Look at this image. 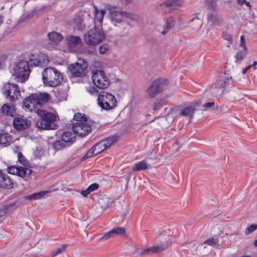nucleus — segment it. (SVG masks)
Masks as SVG:
<instances>
[{"instance_id":"obj_1","label":"nucleus","mask_w":257,"mask_h":257,"mask_svg":"<svg viewBox=\"0 0 257 257\" xmlns=\"http://www.w3.org/2000/svg\"><path fill=\"white\" fill-rule=\"evenodd\" d=\"M50 96L47 92H37L31 94L23 100L26 111L36 112L43 110V106L49 101Z\"/></svg>"},{"instance_id":"obj_2","label":"nucleus","mask_w":257,"mask_h":257,"mask_svg":"<svg viewBox=\"0 0 257 257\" xmlns=\"http://www.w3.org/2000/svg\"><path fill=\"white\" fill-rule=\"evenodd\" d=\"M44 84L48 86L56 87L63 80V76L58 70L53 67H47L42 73Z\"/></svg>"},{"instance_id":"obj_3","label":"nucleus","mask_w":257,"mask_h":257,"mask_svg":"<svg viewBox=\"0 0 257 257\" xmlns=\"http://www.w3.org/2000/svg\"><path fill=\"white\" fill-rule=\"evenodd\" d=\"M40 118L37 120V126L43 130H53L55 128L56 115L51 112L43 109L37 114Z\"/></svg>"},{"instance_id":"obj_4","label":"nucleus","mask_w":257,"mask_h":257,"mask_svg":"<svg viewBox=\"0 0 257 257\" xmlns=\"http://www.w3.org/2000/svg\"><path fill=\"white\" fill-rule=\"evenodd\" d=\"M30 69L29 64L26 61H20L13 69L12 76L15 77L17 81L24 82L29 77Z\"/></svg>"},{"instance_id":"obj_5","label":"nucleus","mask_w":257,"mask_h":257,"mask_svg":"<svg viewBox=\"0 0 257 257\" xmlns=\"http://www.w3.org/2000/svg\"><path fill=\"white\" fill-rule=\"evenodd\" d=\"M105 38V36L101 28H96L94 25V29L88 31L84 35V40L87 45H96L101 43Z\"/></svg>"},{"instance_id":"obj_6","label":"nucleus","mask_w":257,"mask_h":257,"mask_svg":"<svg viewBox=\"0 0 257 257\" xmlns=\"http://www.w3.org/2000/svg\"><path fill=\"white\" fill-rule=\"evenodd\" d=\"M98 105L103 109L110 110L114 108L117 104L115 97L110 93L101 91L98 95Z\"/></svg>"},{"instance_id":"obj_7","label":"nucleus","mask_w":257,"mask_h":257,"mask_svg":"<svg viewBox=\"0 0 257 257\" xmlns=\"http://www.w3.org/2000/svg\"><path fill=\"white\" fill-rule=\"evenodd\" d=\"M109 11V18L112 23L116 24L121 23L127 18H131V15L127 12L117 10V7L107 5L105 7Z\"/></svg>"},{"instance_id":"obj_8","label":"nucleus","mask_w":257,"mask_h":257,"mask_svg":"<svg viewBox=\"0 0 257 257\" xmlns=\"http://www.w3.org/2000/svg\"><path fill=\"white\" fill-rule=\"evenodd\" d=\"M2 92L6 98L11 101L18 99L21 95L20 89L18 85L9 82L4 84L2 87Z\"/></svg>"},{"instance_id":"obj_9","label":"nucleus","mask_w":257,"mask_h":257,"mask_svg":"<svg viewBox=\"0 0 257 257\" xmlns=\"http://www.w3.org/2000/svg\"><path fill=\"white\" fill-rule=\"evenodd\" d=\"M168 83V81L165 78H159L153 81L146 90L148 97H155L163 91V87Z\"/></svg>"},{"instance_id":"obj_10","label":"nucleus","mask_w":257,"mask_h":257,"mask_svg":"<svg viewBox=\"0 0 257 257\" xmlns=\"http://www.w3.org/2000/svg\"><path fill=\"white\" fill-rule=\"evenodd\" d=\"M207 23L211 27L220 26L223 23V20L218 16L216 11L214 2L213 3H207Z\"/></svg>"},{"instance_id":"obj_11","label":"nucleus","mask_w":257,"mask_h":257,"mask_svg":"<svg viewBox=\"0 0 257 257\" xmlns=\"http://www.w3.org/2000/svg\"><path fill=\"white\" fill-rule=\"evenodd\" d=\"M92 79L94 84L98 88L105 89L110 84L109 79L102 70H96L93 73Z\"/></svg>"},{"instance_id":"obj_12","label":"nucleus","mask_w":257,"mask_h":257,"mask_svg":"<svg viewBox=\"0 0 257 257\" xmlns=\"http://www.w3.org/2000/svg\"><path fill=\"white\" fill-rule=\"evenodd\" d=\"M170 244V242L168 241L165 244H159L150 247L138 249V254L141 256H150L159 253L166 249Z\"/></svg>"},{"instance_id":"obj_13","label":"nucleus","mask_w":257,"mask_h":257,"mask_svg":"<svg viewBox=\"0 0 257 257\" xmlns=\"http://www.w3.org/2000/svg\"><path fill=\"white\" fill-rule=\"evenodd\" d=\"M72 128L73 132L81 137H85L91 131V126L88 120L74 123Z\"/></svg>"},{"instance_id":"obj_14","label":"nucleus","mask_w":257,"mask_h":257,"mask_svg":"<svg viewBox=\"0 0 257 257\" xmlns=\"http://www.w3.org/2000/svg\"><path fill=\"white\" fill-rule=\"evenodd\" d=\"M88 67L87 62L82 60V63H75L70 65L68 68L71 75L76 77H81L85 75V71Z\"/></svg>"},{"instance_id":"obj_15","label":"nucleus","mask_w":257,"mask_h":257,"mask_svg":"<svg viewBox=\"0 0 257 257\" xmlns=\"http://www.w3.org/2000/svg\"><path fill=\"white\" fill-rule=\"evenodd\" d=\"M7 171L9 174L16 175L23 178L28 177L32 173V170L30 168L17 165L8 166Z\"/></svg>"},{"instance_id":"obj_16","label":"nucleus","mask_w":257,"mask_h":257,"mask_svg":"<svg viewBox=\"0 0 257 257\" xmlns=\"http://www.w3.org/2000/svg\"><path fill=\"white\" fill-rule=\"evenodd\" d=\"M13 125L16 130L21 131L29 128L31 125V121L28 119L16 117L13 120Z\"/></svg>"},{"instance_id":"obj_17","label":"nucleus","mask_w":257,"mask_h":257,"mask_svg":"<svg viewBox=\"0 0 257 257\" xmlns=\"http://www.w3.org/2000/svg\"><path fill=\"white\" fill-rule=\"evenodd\" d=\"M183 0H167L165 3L160 4L158 9L165 13L170 12L179 7Z\"/></svg>"},{"instance_id":"obj_18","label":"nucleus","mask_w":257,"mask_h":257,"mask_svg":"<svg viewBox=\"0 0 257 257\" xmlns=\"http://www.w3.org/2000/svg\"><path fill=\"white\" fill-rule=\"evenodd\" d=\"M66 42L68 48L72 51L74 50L78 45H81L82 41L79 36L71 35L67 37Z\"/></svg>"},{"instance_id":"obj_19","label":"nucleus","mask_w":257,"mask_h":257,"mask_svg":"<svg viewBox=\"0 0 257 257\" xmlns=\"http://www.w3.org/2000/svg\"><path fill=\"white\" fill-rule=\"evenodd\" d=\"M174 18L170 17L167 20L165 26H157L156 27V30L162 35H165L174 26Z\"/></svg>"},{"instance_id":"obj_20","label":"nucleus","mask_w":257,"mask_h":257,"mask_svg":"<svg viewBox=\"0 0 257 257\" xmlns=\"http://www.w3.org/2000/svg\"><path fill=\"white\" fill-rule=\"evenodd\" d=\"M47 37L51 44H57L62 41L63 38L61 34L55 31L48 33Z\"/></svg>"},{"instance_id":"obj_21","label":"nucleus","mask_w":257,"mask_h":257,"mask_svg":"<svg viewBox=\"0 0 257 257\" xmlns=\"http://www.w3.org/2000/svg\"><path fill=\"white\" fill-rule=\"evenodd\" d=\"M13 187V183L10 177L3 173L0 176V188L10 189Z\"/></svg>"},{"instance_id":"obj_22","label":"nucleus","mask_w":257,"mask_h":257,"mask_svg":"<svg viewBox=\"0 0 257 257\" xmlns=\"http://www.w3.org/2000/svg\"><path fill=\"white\" fill-rule=\"evenodd\" d=\"M61 139L68 146L70 145L75 139V133L71 132H65L63 133Z\"/></svg>"},{"instance_id":"obj_23","label":"nucleus","mask_w":257,"mask_h":257,"mask_svg":"<svg viewBox=\"0 0 257 257\" xmlns=\"http://www.w3.org/2000/svg\"><path fill=\"white\" fill-rule=\"evenodd\" d=\"M196 110L195 106H189L183 108L180 111L181 115L191 118L193 117L194 112Z\"/></svg>"},{"instance_id":"obj_24","label":"nucleus","mask_w":257,"mask_h":257,"mask_svg":"<svg viewBox=\"0 0 257 257\" xmlns=\"http://www.w3.org/2000/svg\"><path fill=\"white\" fill-rule=\"evenodd\" d=\"M94 25L96 26V22L97 21L99 25L102 23L103 17L105 14V11L104 10H99L96 6H94Z\"/></svg>"},{"instance_id":"obj_25","label":"nucleus","mask_w":257,"mask_h":257,"mask_svg":"<svg viewBox=\"0 0 257 257\" xmlns=\"http://www.w3.org/2000/svg\"><path fill=\"white\" fill-rule=\"evenodd\" d=\"M13 142L12 136L8 133H0V144L9 146Z\"/></svg>"},{"instance_id":"obj_26","label":"nucleus","mask_w":257,"mask_h":257,"mask_svg":"<svg viewBox=\"0 0 257 257\" xmlns=\"http://www.w3.org/2000/svg\"><path fill=\"white\" fill-rule=\"evenodd\" d=\"M2 111L5 114L11 116H13L16 112L14 106L7 103L3 105L2 107Z\"/></svg>"},{"instance_id":"obj_27","label":"nucleus","mask_w":257,"mask_h":257,"mask_svg":"<svg viewBox=\"0 0 257 257\" xmlns=\"http://www.w3.org/2000/svg\"><path fill=\"white\" fill-rule=\"evenodd\" d=\"M91 152L94 156L97 155L105 150H106L101 141L96 143L91 149Z\"/></svg>"},{"instance_id":"obj_28","label":"nucleus","mask_w":257,"mask_h":257,"mask_svg":"<svg viewBox=\"0 0 257 257\" xmlns=\"http://www.w3.org/2000/svg\"><path fill=\"white\" fill-rule=\"evenodd\" d=\"M247 50L242 49L238 51L234 56L235 63H240L246 57Z\"/></svg>"},{"instance_id":"obj_29","label":"nucleus","mask_w":257,"mask_h":257,"mask_svg":"<svg viewBox=\"0 0 257 257\" xmlns=\"http://www.w3.org/2000/svg\"><path fill=\"white\" fill-rule=\"evenodd\" d=\"M149 165L146 163V161L143 160L136 163L133 168V170L134 172L145 170L147 169Z\"/></svg>"},{"instance_id":"obj_30","label":"nucleus","mask_w":257,"mask_h":257,"mask_svg":"<svg viewBox=\"0 0 257 257\" xmlns=\"http://www.w3.org/2000/svg\"><path fill=\"white\" fill-rule=\"evenodd\" d=\"M116 140L115 136L109 137L101 141L105 148L107 149L110 147Z\"/></svg>"},{"instance_id":"obj_31","label":"nucleus","mask_w":257,"mask_h":257,"mask_svg":"<svg viewBox=\"0 0 257 257\" xmlns=\"http://www.w3.org/2000/svg\"><path fill=\"white\" fill-rule=\"evenodd\" d=\"M113 236L116 235L123 236L125 234V229L122 227H118L110 230Z\"/></svg>"},{"instance_id":"obj_32","label":"nucleus","mask_w":257,"mask_h":257,"mask_svg":"<svg viewBox=\"0 0 257 257\" xmlns=\"http://www.w3.org/2000/svg\"><path fill=\"white\" fill-rule=\"evenodd\" d=\"M202 25V21L201 19L195 18H193L190 23V26L194 30H198Z\"/></svg>"},{"instance_id":"obj_33","label":"nucleus","mask_w":257,"mask_h":257,"mask_svg":"<svg viewBox=\"0 0 257 257\" xmlns=\"http://www.w3.org/2000/svg\"><path fill=\"white\" fill-rule=\"evenodd\" d=\"M48 191H41L39 192L36 193H34L33 194L29 195L27 196V198L28 199L32 200H37L39 199L40 198H42L43 197H44Z\"/></svg>"},{"instance_id":"obj_34","label":"nucleus","mask_w":257,"mask_h":257,"mask_svg":"<svg viewBox=\"0 0 257 257\" xmlns=\"http://www.w3.org/2000/svg\"><path fill=\"white\" fill-rule=\"evenodd\" d=\"M18 162L23 166H21L22 167L28 168L29 166L28 161L21 152H19L18 154Z\"/></svg>"},{"instance_id":"obj_35","label":"nucleus","mask_w":257,"mask_h":257,"mask_svg":"<svg viewBox=\"0 0 257 257\" xmlns=\"http://www.w3.org/2000/svg\"><path fill=\"white\" fill-rule=\"evenodd\" d=\"M66 146H68L62 140L56 141L53 143V147L56 150H60Z\"/></svg>"},{"instance_id":"obj_36","label":"nucleus","mask_w":257,"mask_h":257,"mask_svg":"<svg viewBox=\"0 0 257 257\" xmlns=\"http://www.w3.org/2000/svg\"><path fill=\"white\" fill-rule=\"evenodd\" d=\"M219 243V240L218 238L211 237L207 240L204 241L202 244H207L210 246H214L218 245Z\"/></svg>"},{"instance_id":"obj_37","label":"nucleus","mask_w":257,"mask_h":257,"mask_svg":"<svg viewBox=\"0 0 257 257\" xmlns=\"http://www.w3.org/2000/svg\"><path fill=\"white\" fill-rule=\"evenodd\" d=\"M38 57L40 62V67H41L47 65L50 62L49 57L47 55L42 54L39 55Z\"/></svg>"},{"instance_id":"obj_38","label":"nucleus","mask_w":257,"mask_h":257,"mask_svg":"<svg viewBox=\"0 0 257 257\" xmlns=\"http://www.w3.org/2000/svg\"><path fill=\"white\" fill-rule=\"evenodd\" d=\"M67 245L62 244L60 246H58L55 249H54L52 252V257H54L57 255H59L61 252H63L66 248Z\"/></svg>"},{"instance_id":"obj_39","label":"nucleus","mask_w":257,"mask_h":257,"mask_svg":"<svg viewBox=\"0 0 257 257\" xmlns=\"http://www.w3.org/2000/svg\"><path fill=\"white\" fill-rule=\"evenodd\" d=\"M73 119L78 122L87 121V116L85 114L82 115L80 113H77L74 115Z\"/></svg>"},{"instance_id":"obj_40","label":"nucleus","mask_w":257,"mask_h":257,"mask_svg":"<svg viewBox=\"0 0 257 257\" xmlns=\"http://www.w3.org/2000/svg\"><path fill=\"white\" fill-rule=\"evenodd\" d=\"M15 203L10 204L6 205L3 208L0 210V217L3 216L12 207Z\"/></svg>"},{"instance_id":"obj_41","label":"nucleus","mask_w":257,"mask_h":257,"mask_svg":"<svg viewBox=\"0 0 257 257\" xmlns=\"http://www.w3.org/2000/svg\"><path fill=\"white\" fill-rule=\"evenodd\" d=\"M222 38L227 40L229 44H232L233 42L232 36L231 35L226 32H223L222 34Z\"/></svg>"},{"instance_id":"obj_42","label":"nucleus","mask_w":257,"mask_h":257,"mask_svg":"<svg viewBox=\"0 0 257 257\" xmlns=\"http://www.w3.org/2000/svg\"><path fill=\"white\" fill-rule=\"evenodd\" d=\"M257 229V224H252L248 226L245 230L244 233L245 235H248Z\"/></svg>"},{"instance_id":"obj_43","label":"nucleus","mask_w":257,"mask_h":257,"mask_svg":"<svg viewBox=\"0 0 257 257\" xmlns=\"http://www.w3.org/2000/svg\"><path fill=\"white\" fill-rule=\"evenodd\" d=\"M109 49V46L107 45H101L98 48V51L100 54H105L107 51H108Z\"/></svg>"},{"instance_id":"obj_44","label":"nucleus","mask_w":257,"mask_h":257,"mask_svg":"<svg viewBox=\"0 0 257 257\" xmlns=\"http://www.w3.org/2000/svg\"><path fill=\"white\" fill-rule=\"evenodd\" d=\"M40 62L38 58H31L30 59V65L34 66H40Z\"/></svg>"},{"instance_id":"obj_45","label":"nucleus","mask_w":257,"mask_h":257,"mask_svg":"<svg viewBox=\"0 0 257 257\" xmlns=\"http://www.w3.org/2000/svg\"><path fill=\"white\" fill-rule=\"evenodd\" d=\"M231 79H232V78L230 77V78H225V79H224L222 81L220 80L219 81L220 83L219 84L218 86L220 87H222V88L225 87L227 86V84L228 83L227 82L229 81Z\"/></svg>"},{"instance_id":"obj_46","label":"nucleus","mask_w":257,"mask_h":257,"mask_svg":"<svg viewBox=\"0 0 257 257\" xmlns=\"http://www.w3.org/2000/svg\"><path fill=\"white\" fill-rule=\"evenodd\" d=\"M239 46L242 47L243 49L247 50V46L245 44V40L243 35L240 37V41Z\"/></svg>"},{"instance_id":"obj_47","label":"nucleus","mask_w":257,"mask_h":257,"mask_svg":"<svg viewBox=\"0 0 257 257\" xmlns=\"http://www.w3.org/2000/svg\"><path fill=\"white\" fill-rule=\"evenodd\" d=\"M99 185L97 183H93L88 186V189L90 192L95 191L98 188Z\"/></svg>"},{"instance_id":"obj_48","label":"nucleus","mask_w":257,"mask_h":257,"mask_svg":"<svg viewBox=\"0 0 257 257\" xmlns=\"http://www.w3.org/2000/svg\"><path fill=\"white\" fill-rule=\"evenodd\" d=\"M214 102H210L205 103L203 107H204L203 110H208L210 107L213 106L214 105Z\"/></svg>"},{"instance_id":"obj_49","label":"nucleus","mask_w":257,"mask_h":257,"mask_svg":"<svg viewBox=\"0 0 257 257\" xmlns=\"http://www.w3.org/2000/svg\"><path fill=\"white\" fill-rule=\"evenodd\" d=\"M93 156H94V155H93L92 153L91 152L90 150H89V151H88L87 152L86 154L81 158V161H84L87 158L92 157Z\"/></svg>"},{"instance_id":"obj_50","label":"nucleus","mask_w":257,"mask_h":257,"mask_svg":"<svg viewBox=\"0 0 257 257\" xmlns=\"http://www.w3.org/2000/svg\"><path fill=\"white\" fill-rule=\"evenodd\" d=\"M113 237L111 230L106 233L104 235H103L100 238V240H106L109 238Z\"/></svg>"},{"instance_id":"obj_51","label":"nucleus","mask_w":257,"mask_h":257,"mask_svg":"<svg viewBox=\"0 0 257 257\" xmlns=\"http://www.w3.org/2000/svg\"><path fill=\"white\" fill-rule=\"evenodd\" d=\"M91 192L89 190L88 188H87L85 190L81 191L80 193L84 197L87 196V195L90 194Z\"/></svg>"},{"instance_id":"obj_52","label":"nucleus","mask_w":257,"mask_h":257,"mask_svg":"<svg viewBox=\"0 0 257 257\" xmlns=\"http://www.w3.org/2000/svg\"><path fill=\"white\" fill-rule=\"evenodd\" d=\"M88 91L91 94H97L98 92L97 90L94 88V87H90L88 89Z\"/></svg>"},{"instance_id":"obj_53","label":"nucleus","mask_w":257,"mask_h":257,"mask_svg":"<svg viewBox=\"0 0 257 257\" xmlns=\"http://www.w3.org/2000/svg\"><path fill=\"white\" fill-rule=\"evenodd\" d=\"M120 1L123 5H127L131 3L133 0H120Z\"/></svg>"},{"instance_id":"obj_54","label":"nucleus","mask_w":257,"mask_h":257,"mask_svg":"<svg viewBox=\"0 0 257 257\" xmlns=\"http://www.w3.org/2000/svg\"><path fill=\"white\" fill-rule=\"evenodd\" d=\"M251 68V66L248 65L246 67H245L244 69H243L242 71V73L243 74H245L247 71Z\"/></svg>"},{"instance_id":"obj_55","label":"nucleus","mask_w":257,"mask_h":257,"mask_svg":"<svg viewBox=\"0 0 257 257\" xmlns=\"http://www.w3.org/2000/svg\"><path fill=\"white\" fill-rule=\"evenodd\" d=\"M4 21V17L3 14H0V27L3 24Z\"/></svg>"},{"instance_id":"obj_56","label":"nucleus","mask_w":257,"mask_h":257,"mask_svg":"<svg viewBox=\"0 0 257 257\" xmlns=\"http://www.w3.org/2000/svg\"><path fill=\"white\" fill-rule=\"evenodd\" d=\"M257 65V62L254 61L253 64L252 65H250L249 66H251V68H252L254 70H255L256 69V66Z\"/></svg>"},{"instance_id":"obj_57","label":"nucleus","mask_w":257,"mask_h":257,"mask_svg":"<svg viewBox=\"0 0 257 257\" xmlns=\"http://www.w3.org/2000/svg\"><path fill=\"white\" fill-rule=\"evenodd\" d=\"M238 4L239 5H243L245 2V0H237Z\"/></svg>"},{"instance_id":"obj_58","label":"nucleus","mask_w":257,"mask_h":257,"mask_svg":"<svg viewBox=\"0 0 257 257\" xmlns=\"http://www.w3.org/2000/svg\"><path fill=\"white\" fill-rule=\"evenodd\" d=\"M207 3H213L214 0H206Z\"/></svg>"},{"instance_id":"obj_59","label":"nucleus","mask_w":257,"mask_h":257,"mask_svg":"<svg viewBox=\"0 0 257 257\" xmlns=\"http://www.w3.org/2000/svg\"><path fill=\"white\" fill-rule=\"evenodd\" d=\"M254 245L255 247H257V239L254 240Z\"/></svg>"},{"instance_id":"obj_60","label":"nucleus","mask_w":257,"mask_h":257,"mask_svg":"<svg viewBox=\"0 0 257 257\" xmlns=\"http://www.w3.org/2000/svg\"><path fill=\"white\" fill-rule=\"evenodd\" d=\"M244 3L245 4V5L247 6H249V2H244Z\"/></svg>"},{"instance_id":"obj_61","label":"nucleus","mask_w":257,"mask_h":257,"mask_svg":"<svg viewBox=\"0 0 257 257\" xmlns=\"http://www.w3.org/2000/svg\"><path fill=\"white\" fill-rule=\"evenodd\" d=\"M154 110H155L157 109V105H155L154 106Z\"/></svg>"},{"instance_id":"obj_62","label":"nucleus","mask_w":257,"mask_h":257,"mask_svg":"<svg viewBox=\"0 0 257 257\" xmlns=\"http://www.w3.org/2000/svg\"><path fill=\"white\" fill-rule=\"evenodd\" d=\"M96 52V51L95 50H92V51L90 52L91 53H93L94 52Z\"/></svg>"},{"instance_id":"obj_63","label":"nucleus","mask_w":257,"mask_h":257,"mask_svg":"<svg viewBox=\"0 0 257 257\" xmlns=\"http://www.w3.org/2000/svg\"><path fill=\"white\" fill-rule=\"evenodd\" d=\"M231 44H229V42H228V44L227 45V47H229Z\"/></svg>"},{"instance_id":"obj_64","label":"nucleus","mask_w":257,"mask_h":257,"mask_svg":"<svg viewBox=\"0 0 257 257\" xmlns=\"http://www.w3.org/2000/svg\"><path fill=\"white\" fill-rule=\"evenodd\" d=\"M3 174L1 170H0V176L2 175V174Z\"/></svg>"}]
</instances>
